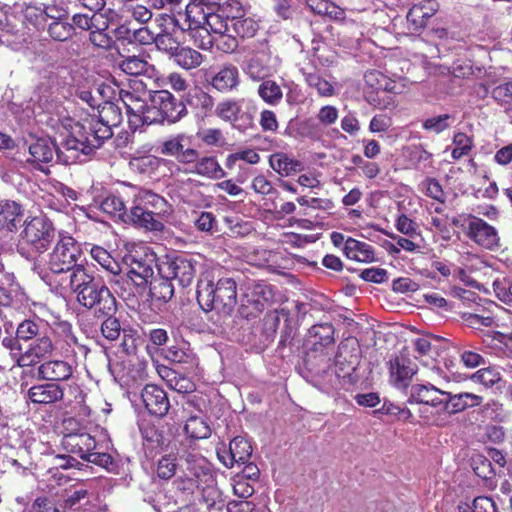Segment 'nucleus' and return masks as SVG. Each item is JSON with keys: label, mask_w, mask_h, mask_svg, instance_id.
<instances>
[{"label": "nucleus", "mask_w": 512, "mask_h": 512, "mask_svg": "<svg viewBox=\"0 0 512 512\" xmlns=\"http://www.w3.org/2000/svg\"><path fill=\"white\" fill-rule=\"evenodd\" d=\"M461 512H497V509L491 498L477 497L471 508L467 506V509Z\"/></svg>", "instance_id": "774afa93"}, {"label": "nucleus", "mask_w": 512, "mask_h": 512, "mask_svg": "<svg viewBox=\"0 0 512 512\" xmlns=\"http://www.w3.org/2000/svg\"><path fill=\"white\" fill-rule=\"evenodd\" d=\"M197 301L206 312L230 315L237 304L236 282L232 278L216 279L213 271H205L197 284Z\"/></svg>", "instance_id": "20e7f679"}, {"label": "nucleus", "mask_w": 512, "mask_h": 512, "mask_svg": "<svg viewBox=\"0 0 512 512\" xmlns=\"http://www.w3.org/2000/svg\"><path fill=\"white\" fill-rule=\"evenodd\" d=\"M451 116L448 114L428 118L423 123V128L427 131L439 134L449 128Z\"/></svg>", "instance_id": "bf43d9fd"}, {"label": "nucleus", "mask_w": 512, "mask_h": 512, "mask_svg": "<svg viewBox=\"0 0 512 512\" xmlns=\"http://www.w3.org/2000/svg\"><path fill=\"white\" fill-rule=\"evenodd\" d=\"M77 301L85 308L93 309L102 316L112 315L116 311V299L110 290L95 281L76 295Z\"/></svg>", "instance_id": "1a4fd4ad"}, {"label": "nucleus", "mask_w": 512, "mask_h": 512, "mask_svg": "<svg viewBox=\"0 0 512 512\" xmlns=\"http://www.w3.org/2000/svg\"><path fill=\"white\" fill-rule=\"evenodd\" d=\"M39 334V326L31 321L25 320L17 327L16 335L18 339L30 340Z\"/></svg>", "instance_id": "0e129e2a"}, {"label": "nucleus", "mask_w": 512, "mask_h": 512, "mask_svg": "<svg viewBox=\"0 0 512 512\" xmlns=\"http://www.w3.org/2000/svg\"><path fill=\"white\" fill-rule=\"evenodd\" d=\"M314 7L317 14L328 16L334 20H342L345 17L344 10L329 0L320 2L319 5Z\"/></svg>", "instance_id": "052dcab7"}, {"label": "nucleus", "mask_w": 512, "mask_h": 512, "mask_svg": "<svg viewBox=\"0 0 512 512\" xmlns=\"http://www.w3.org/2000/svg\"><path fill=\"white\" fill-rule=\"evenodd\" d=\"M453 224L466 231V235L477 245L486 249H494L499 242L496 229L481 218L464 215L453 219Z\"/></svg>", "instance_id": "9d476101"}, {"label": "nucleus", "mask_w": 512, "mask_h": 512, "mask_svg": "<svg viewBox=\"0 0 512 512\" xmlns=\"http://www.w3.org/2000/svg\"><path fill=\"white\" fill-rule=\"evenodd\" d=\"M69 272V287L76 295L94 282L93 275L82 264L75 265Z\"/></svg>", "instance_id": "79ce46f5"}, {"label": "nucleus", "mask_w": 512, "mask_h": 512, "mask_svg": "<svg viewBox=\"0 0 512 512\" xmlns=\"http://www.w3.org/2000/svg\"><path fill=\"white\" fill-rule=\"evenodd\" d=\"M444 395V391L436 388L434 385L415 384L411 387L410 402H416L427 406L429 402H433V396Z\"/></svg>", "instance_id": "58836bf2"}, {"label": "nucleus", "mask_w": 512, "mask_h": 512, "mask_svg": "<svg viewBox=\"0 0 512 512\" xmlns=\"http://www.w3.org/2000/svg\"><path fill=\"white\" fill-rule=\"evenodd\" d=\"M219 10L226 16L229 21L244 15L242 4L238 0H228L225 2Z\"/></svg>", "instance_id": "338daca9"}, {"label": "nucleus", "mask_w": 512, "mask_h": 512, "mask_svg": "<svg viewBox=\"0 0 512 512\" xmlns=\"http://www.w3.org/2000/svg\"><path fill=\"white\" fill-rule=\"evenodd\" d=\"M360 277L367 282L380 284L388 279V273L383 268L372 267L362 270Z\"/></svg>", "instance_id": "69168bd1"}, {"label": "nucleus", "mask_w": 512, "mask_h": 512, "mask_svg": "<svg viewBox=\"0 0 512 512\" xmlns=\"http://www.w3.org/2000/svg\"><path fill=\"white\" fill-rule=\"evenodd\" d=\"M49 35L57 41H66L72 37L74 33V26L68 22H63L61 19H55L48 26Z\"/></svg>", "instance_id": "603ef678"}, {"label": "nucleus", "mask_w": 512, "mask_h": 512, "mask_svg": "<svg viewBox=\"0 0 512 512\" xmlns=\"http://www.w3.org/2000/svg\"><path fill=\"white\" fill-rule=\"evenodd\" d=\"M271 168L281 176H289L302 170V163L289 155L278 152L269 158Z\"/></svg>", "instance_id": "f704fd0d"}, {"label": "nucleus", "mask_w": 512, "mask_h": 512, "mask_svg": "<svg viewBox=\"0 0 512 512\" xmlns=\"http://www.w3.org/2000/svg\"><path fill=\"white\" fill-rule=\"evenodd\" d=\"M495 296L506 305L512 307V282L507 280H495L493 282Z\"/></svg>", "instance_id": "6e6d98bb"}, {"label": "nucleus", "mask_w": 512, "mask_h": 512, "mask_svg": "<svg viewBox=\"0 0 512 512\" xmlns=\"http://www.w3.org/2000/svg\"><path fill=\"white\" fill-rule=\"evenodd\" d=\"M54 350L51 339L47 336L37 338L17 359L20 367H29L52 354Z\"/></svg>", "instance_id": "b1692460"}, {"label": "nucleus", "mask_w": 512, "mask_h": 512, "mask_svg": "<svg viewBox=\"0 0 512 512\" xmlns=\"http://www.w3.org/2000/svg\"><path fill=\"white\" fill-rule=\"evenodd\" d=\"M260 160L259 154L254 149H242L227 156L226 166L233 169L238 161H243L248 164H257Z\"/></svg>", "instance_id": "864d4df0"}, {"label": "nucleus", "mask_w": 512, "mask_h": 512, "mask_svg": "<svg viewBox=\"0 0 512 512\" xmlns=\"http://www.w3.org/2000/svg\"><path fill=\"white\" fill-rule=\"evenodd\" d=\"M434 15V9L431 2L414 5L407 14L408 28L413 32H418L424 28L427 21Z\"/></svg>", "instance_id": "473e14b6"}, {"label": "nucleus", "mask_w": 512, "mask_h": 512, "mask_svg": "<svg viewBox=\"0 0 512 512\" xmlns=\"http://www.w3.org/2000/svg\"><path fill=\"white\" fill-rule=\"evenodd\" d=\"M155 254L146 245H139L124 257L127 277L140 290H145L154 274Z\"/></svg>", "instance_id": "423d86ee"}, {"label": "nucleus", "mask_w": 512, "mask_h": 512, "mask_svg": "<svg viewBox=\"0 0 512 512\" xmlns=\"http://www.w3.org/2000/svg\"><path fill=\"white\" fill-rule=\"evenodd\" d=\"M471 380L483 385L485 388L499 387L502 382V376L499 369L495 366L482 368L471 375Z\"/></svg>", "instance_id": "37998d69"}, {"label": "nucleus", "mask_w": 512, "mask_h": 512, "mask_svg": "<svg viewBox=\"0 0 512 512\" xmlns=\"http://www.w3.org/2000/svg\"><path fill=\"white\" fill-rule=\"evenodd\" d=\"M188 12L204 22L215 36L231 32L229 19L218 9L215 13H205L199 5H188Z\"/></svg>", "instance_id": "4be33fe9"}, {"label": "nucleus", "mask_w": 512, "mask_h": 512, "mask_svg": "<svg viewBox=\"0 0 512 512\" xmlns=\"http://www.w3.org/2000/svg\"><path fill=\"white\" fill-rule=\"evenodd\" d=\"M200 139L209 146H222L225 143L221 130L216 128L205 129L199 133Z\"/></svg>", "instance_id": "e2e57ef3"}, {"label": "nucleus", "mask_w": 512, "mask_h": 512, "mask_svg": "<svg viewBox=\"0 0 512 512\" xmlns=\"http://www.w3.org/2000/svg\"><path fill=\"white\" fill-rule=\"evenodd\" d=\"M117 34L119 37H123L129 40H135L143 45L155 43L156 39V34L150 31L147 27L132 29L130 27L121 26L118 29Z\"/></svg>", "instance_id": "c03bdc74"}, {"label": "nucleus", "mask_w": 512, "mask_h": 512, "mask_svg": "<svg viewBox=\"0 0 512 512\" xmlns=\"http://www.w3.org/2000/svg\"><path fill=\"white\" fill-rule=\"evenodd\" d=\"M240 112V105L236 101H224L217 105L216 114L225 121H233Z\"/></svg>", "instance_id": "4d7b16f0"}, {"label": "nucleus", "mask_w": 512, "mask_h": 512, "mask_svg": "<svg viewBox=\"0 0 512 512\" xmlns=\"http://www.w3.org/2000/svg\"><path fill=\"white\" fill-rule=\"evenodd\" d=\"M188 137L183 134L166 140L161 148L164 155L175 157L178 162L186 165L192 162L196 156V150L188 146Z\"/></svg>", "instance_id": "5701e85b"}, {"label": "nucleus", "mask_w": 512, "mask_h": 512, "mask_svg": "<svg viewBox=\"0 0 512 512\" xmlns=\"http://www.w3.org/2000/svg\"><path fill=\"white\" fill-rule=\"evenodd\" d=\"M272 289L263 282L247 283L240 301V313L246 318L255 317L272 299Z\"/></svg>", "instance_id": "9b49d317"}, {"label": "nucleus", "mask_w": 512, "mask_h": 512, "mask_svg": "<svg viewBox=\"0 0 512 512\" xmlns=\"http://www.w3.org/2000/svg\"><path fill=\"white\" fill-rule=\"evenodd\" d=\"M170 212V205L162 196L138 188L125 223L147 231H162L163 219Z\"/></svg>", "instance_id": "39448f33"}, {"label": "nucleus", "mask_w": 512, "mask_h": 512, "mask_svg": "<svg viewBox=\"0 0 512 512\" xmlns=\"http://www.w3.org/2000/svg\"><path fill=\"white\" fill-rule=\"evenodd\" d=\"M125 90H129V87L127 89H119L118 86L112 85L108 82H103L98 85L96 92L98 96L102 99V102H113L117 97H119L122 100L121 93Z\"/></svg>", "instance_id": "13d9d810"}, {"label": "nucleus", "mask_w": 512, "mask_h": 512, "mask_svg": "<svg viewBox=\"0 0 512 512\" xmlns=\"http://www.w3.org/2000/svg\"><path fill=\"white\" fill-rule=\"evenodd\" d=\"M91 257L107 272L117 276L121 272L120 264L111 256V254L100 246H93L90 251Z\"/></svg>", "instance_id": "a19ab883"}, {"label": "nucleus", "mask_w": 512, "mask_h": 512, "mask_svg": "<svg viewBox=\"0 0 512 512\" xmlns=\"http://www.w3.org/2000/svg\"><path fill=\"white\" fill-rule=\"evenodd\" d=\"M445 397V408H441L435 413L431 412L428 408L421 411V418L426 424L444 427L450 423L453 414L467 409V403L464 402L463 393L452 394L447 392Z\"/></svg>", "instance_id": "f8f14e48"}, {"label": "nucleus", "mask_w": 512, "mask_h": 512, "mask_svg": "<svg viewBox=\"0 0 512 512\" xmlns=\"http://www.w3.org/2000/svg\"><path fill=\"white\" fill-rule=\"evenodd\" d=\"M81 254V248L74 238L59 233V239L49 254L48 268L55 274L67 273L78 264Z\"/></svg>", "instance_id": "0eeeda50"}, {"label": "nucleus", "mask_w": 512, "mask_h": 512, "mask_svg": "<svg viewBox=\"0 0 512 512\" xmlns=\"http://www.w3.org/2000/svg\"><path fill=\"white\" fill-rule=\"evenodd\" d=\"M97 114L89 115L81 120L66 118L62 124L68 132L63 149L70 155L64 162L76 161L80 154L88 155L99 148L105 140L112 137V129L118 127L123 116L120 108L113 102H101Z\"/></svg>", "instance_id": "f03ea898"}, {"label": "nucleus", "mask_w": 512, "mask_h": 512, "mask_svg": "<svg viewBox=\"0 0 512 512\" xmlns=\"http://www.w3.org/2000/svg\"><path fill=\"white\" fill-rule=\"evenodd\" d=\"M268 56L264 53L252 55L244 67L245 73L253 80H260L270 73L267 65Z\"/></svg>", "instance_id": "4c0bfd02"}, {"label": "nucleus", "mask_w": 512, "mask_h": 512, "mask_svg": "<svg viewBox=\"0 0 512 512\" xmlns=\"http://www.w3.org/2000/svg\"><path fill=\"white\" fill-rule=\"evenodd\" d=\"M258 93L270 105L279 103L283 96L280 86L272 80L262 82L258 88Z\"/></svg>", "instance_id": "8fccbe9b"}, {"label": "nucleus", "mask_w": 512, "mask_h": 512, "mask_svg": "<svg viewBox=\"0 0 512 512\" xmlns=\"http://www.w3.org/2000/svg\"><path fill=\"white\" fill-rule=\"evenodd\" d=\"M252 454V446L244 437L237 436L231 440L229 448L223 445L217 449L218 459L227 468H232L235 463L244 464L249 461Z\"/></svg>", "instance_id": "dca6fc26"}, {"label": "nucleus", "mask_w": 512, "mask_h": 512, "mask_svg": "<svg viewBox=\"0 0 512 512\" xmlns=\"http://www.w3.org/2000/svg\"><path fill=\"white\" fill-rule=\"evenodd\" d=\"M184 430L192 439H205L211 435L208 423L199 416H191L187 419Z\"/></svg>", "instance_id": "a18cd8bd"}, {"label": "nucleus", "mask_w": 512, "mask_h": 512, "mask_svg": "<svg viewBox=\"0 0 512 512\" xmlns=\"http://www.w3.org/2000/svg\"><path fill=\"white\" fill-rule=\"evenodd\" d=\"M162 160L153 155L132 156L129 162L131 169L142 174H151L156 171Z\"/></svg>", "instance_id": "de8ad7c7"}, {"label": "nucleus", "mask_w": 512, "mask_h": 512, "mask_svg": "<svg viewBox=\"0 0 512 512\" xmlns=\"http://www.w3.org/2000/svg\"><path fill=\"white\" fill-rule=\"evenodd\" d=\"M308 342L315 351H322L323 348L334 343V328L330 323L317 324L312 326L308 332Z\"/></svg>", "instance_id": "7c9ffc66"}, {"label": "nucleus", "mask_w": 512, "mask_h": 512, "mask_svg": "<svg viewBox=\"0 0 512 512\" xmlns=\"http://www.w3.org/2000/svg\"><path fill=\"white\" fill-rule=\"evenodd\" d=\"M306 84L316 90L321 97H332L335 94V83L317 70H302Z\"/></svg>", "instance_id": "c85d7f7f"}, {"label": "nucleus", "mask_w": 512, "mask_h": 512, "mask_svg": "<svg viewBox=\"0 0 512 512\" xmlns=\"http://www.w3.org/2000/svg\"><path fill=\"white\" fill-rule=\"evenodd\" d=\"M397 231L409 238L419 236L418 225L405 214H400L395 220Z\"/></svg>", "instance_id": "5fc2aeb1"}, {"label": "nucleus", "mask_w": 512, "mask_h": 512, "mask_svg": "<svg viewBox=\"0 0 512 512\" xmlns=\"http://www.w3.org/2000/svg\"><path fill=\"white\" fill-rule=\"evenodd\" d=\"M150 296L152 299L162 302L169 301L174 295V287L169 278L161 276L160 279L150 282Z\"/></svg>", "instance_id": "49530a36"}, {"label": "nucleus", "mask_w": 512, "mask_h": 512, "mask_svg": "<svg viewBox=\"0 0 512 512\" xmlns=\"http://www.w3.org/2000/svg\"><path fill=\"white\" fill-rule=\"evenodd\" d=\"M186 26L181 27V31H187L194 44L203 50L211 48L215 42L216 36L204 24L202 20L196 16H191L186 7Z\"/></svg>", "instance_id": "a211bd4d"}, {"label": "nucleus", "mask_w": 512, "mask_h": 512, "mask_svg": "<svg viewBox=\"0 0 512 512\" xmlns=\"http://www.w3.org/2000/svg\"><path fill=\"white\" fill-rule=\"evenodd\" d=\"M366 82L376 89V93L371 95V104L378 108H387L392 104V98L387 94L389 88L388 80L378 71H371L365 74Z\"/></svg>", "instance_id": "bb28decb"}, {"label": "nucleus", "mask_w": 512, "mask_h": 512, "mask_svg": "<svg viewBox=\"0 0 512 512\" xmlns=\"http://www.w3.org/2000/svg\"><path fill=\"white\" fill-rule=\"evenodd\" d=\"M22 216L23 209L20 204L11 200L0 201V230L14 231Z\"/></svg>", "instance_id": "c756f323"}, {"label": "nucleus", "mask_w": 512, "mask_h": 512, "mask_svg": "<svg viewBox=\"0 0 512 512\" xmlns=\"http://www.w3.org/2000/svg\"><path fill=\"white\" fill-rule=\"evenodd\" d=\"M119 68L127 75L140 76L152 80L157 87L164 86V80L154 65L141 56H128L119 62Z\"/></svg>", "instance_id": "f3484780"}, {"label": "nucleus", "mask_w": 512, "mask_h": 512, "mask_svg": "<svg viewBox=\"0 0 512 512\" xmlns=\"http://www.w3.org/2000/svg\"><path fill=\"white\" fill-rule=\"evenodd\" d=\"M96 25L90 30L89 39L94 46L107 49L113 43L112 37L107 33L109 22L105 15H97L94 19Z\"/></svg>", "instance_id": "e433bc0d"}, {"label": "nucleus", "mask_w": 512, "mask_h": 512, "mask_svg": "<svg viewBox=\"0 0 512 512\" xmlns=\"http://www.w3.org/2000/svg\"><path fill=\"white\" fill-rule=\"evenodd\" d=\"M102 335L110 341L116 340L121 333V326L116 318L108 317L101 325Z\"/></svg>", "instance_id": "680f3d73"}, {"label": "nucleus", "mask_w": 512, "mask_h": 512, "mask_svg": "<svg viewBox=\"0 0 512 512\" xmlns=\"http://www.w3.org/2000/svg\"><path fill=\"white\" fill-rule=\"evenodd\" d=\"M231 23V32L237 37H253L258 30V23L245 14L234 19Z\"/></svg>", "instance_id": "09e8293b"}, {"label": "nucleus", "mask_w": 512, "mask_h": 512, "mask_svg": "<svg viewBox=\"0 0 512 512\" xmlns=\"http://www.w3.org/2000/svg\"><path fill=\"white\" fill-rule=\"evenodd\" d=\"M185 171L187 173L195 174L206 179H220L225 176V172L218 163L217 159L213 156L199 157L196 150L195 159L186 164Z\"/></svg>", "instance_id": "412c9836"}, {"label": "nucleus", "mask_w": 512, "mask_h": 512, "mask_svg": "<svg viewBox=\"0 0 512 512\" xmlns=\"http://www.w3.org/2000/svg\"><path fill=\"white\" fill-rule=\"evenodd\" d=\"M179 470L182 475L176 480L179 490L194 493L195 490L207 492L213 499L217 495L212 465L198 451L183 450L182 453L170 452L163 455L157 463V475L170 479Z\"/></svg>", "instance_id": "7ed1b4c3"}, {"label": "nucleus", "mask_w": 512, "mask_h": 512, "mask_svg": "<svg viewBox=\"0 0 512 512\" xmlns=\"http://www.w3.org/2000/svg\"><path fill=\"white\" fill-rule=\"evenodd\" d=\"M21 239L37 252H44L55 237L53 223L43 215L29 217L24 221Z\"/></svg>", "instance_id": "6e6552de"}, {"label": "nucleus", "mask_w": 512, "mask_h": 512, "mask_svg": "<svg viewBox=\"0 0 512 512\" xmlns=\"http://www.w3.org/2000/svg\"><path fill=\"white\" fill-rule=\"evenodd\" d=\"M159 32L156 34L155 45L158 50L169 54L171 57L180 47L178 33L182 32L177 21L170 16H161L156 19Z\"/></svg>", "instance_id": "4468645a"}, {"label": "nucleus", "mask_w": 512, "mask_h": 512, "mask_svg": "<svg viewBox=\"0 0 512 512\" xmlns=\"http://www.w3.org/2000/svg\"><path fill=\"white\" fill-rule=\"evenodd\" d=\"M172 57L178 66L186 70L197 68L203 61L202 55L189 47H179Z\"/></svg>", "instance_id": "ea45409f"}, {"label": "nucleus", "mask_w": 512, "mask_h": 512, "mask_svg": "<svg viewBox=\"0 0 512 512\" xmlns=\"http://www.w3.org/2000/svg\"><path fill=\"white\" fill-rule=\"evenodd\" d=\"M27 396L35 404H53L63 399L64 390L55 383L38 384L28 390Z\"/></svg>", "instance_id": "a878e982"}, {"label": "nucleus", "mask_w": 512, "mask_h": 512, "mask_svg": "<svg viewBox=\"0 0 512 512\" xmlns=\"http://www.w3.org/2000/svg\"><path fill=\"white\" fill-rule=\"evenodd\" d=\"M158 270L161 276L177 280L183 287L190 285L195 275L193 263L184 257L167 258L159 263Z\"/></svg>", "instance_id": "ddd939ff"}, {"label": "nucleus", "mask_w": 512, "mask_h": 512, "mask_svg": "<svg viewBox=\"0 0 512 512\" xmlns=\"http://www.w3.org/2000/svg\"><path fill=\"white\" fill-rule=\"evenodd\" d=\"M61 158L62 150H57L55 142L51 138H39L29 146V161L41 164L49 163L53 160L54 154Z\"/></svg>", "instance_id": "cd10ccee"}, {"label": "nucleus", "mask_w": 512, "mask_h": 512, "mask_svg": "<svg viewBox=\"0 0 512 512\" xmlns=\"http://www.w3.org/2000/svg\"><path fill=\"white\" fill-rule=\"evenodd\" d=\"M72 374V365L63 360L45 361L37 369L38 378L49 382L66 381Z\"/></svg>", "instance_id": "393cba45"}, {"label": "nucleus", "mask_w": 512, "mask_h": 512, "mask_svg": "<svg viewBox=\"0 0 512 512\" xmlns=\"http://www.w3.org/2000/svg\"><path fill=\"white\" fill-rule=\"evenodd\" d=\"M138 188L134 186H126L121 191H118L115 194H111L107 196L101 202V210L113 218L120 220L125 223L126 218L129 215V208L127 205L131 206L132 201L134 200L135 193H137Z\"/></svg>", "instance_id": "2eb2a0df"}, {"label": "nucleus", "mask_w": 512, "mask_h": 512, "mask_svg": "<svg viewBox=\"0 0 512 512\" xmlns=\"http://www.w3.org/2000/svg\"><path fill=\"white\" fill-rule=\"evenodd\" d=\"M121 96L129 127L134 130L164 121L175 123L187 113L185 105L169 91H151L142 80H132Z\"/></svg>", "instance_id": "f257e3e1"}, {"label": "nucleus", "mask_w": 512, "mask_h": 512, "mask_svg": "<svg viewBox=\"0 0 512 512\" xmlns=\"http://www.w3.org/2000/svg\"><path fill=\"white\" fill-rule=\"evenodd\" d=\"M452 144L451 156L454 160H459L468 155L473 147L472 139L462 132H458L454 135Z\"/></svg>", "instance_id": "3c124183"}, {"label": "nucleus", "mask_w": 512, "mask_h": 512, "mask_svg": "<svg viewBox=\"0 0 512 512\" xmlns=\"http://www.w3.org/2000/svg\"><path fill=\"white\" fill-rule=\"evenodd\" d=\"M344 253L347 258L358 262H373L375 260L374 250L371 245L352 238L345 241Z\"/></svg>", "instance_id": "72a5a7b5"}, {"label": "nucleus", "mask_w": 512, "mask_h": 512, "mask_svg": "<svg viewBox=\"0 0 512 512\" xmlns=\"http://www.w3.org/2000/svg\"><path fill=\"white\" fill-rule=\"evenodd\" d=\"M239 83V73L235 66L221 68L212 78V86L221 92H227L235 88Z\"/></svg>", "instance_id": "c9c22d12"}, {"label": "nucleus", "mask_w": 512, "mask_h": 512, "mask_svg": "<svg viewBox=\"0 0 512 512\" xmlns=\"http://www.w3.org/2000/svg\"><path fill=\"white\" fill-rule=\"evenodd\" d=\"M142 401L150 414L163 417L167 414L170 403L166 392L157 385H146L141 393Z\"/></svg>", "instance_id": "aec40b11"}, {"label": "nucleus", "mask_w": 512, "mask_h": 512, "mask_svg": "<svg viewBox=\"0 0 512 512\" xmlns=\"http://www.w3.org/2000/svg\"><path fill=\"white\" fill-rule=\"evenodd\" d=\"M63 448L85 460L88 455L98 449L96 440L86 432L69 433L62 439Z\"/></svg>", "instance_id": "6ab92c4d"}, {"label": "nucleus", "mask_w": 512, "mask_h": 512, "mask_svg": "<svg viewBox=\"0 0 512 512\" xmlns=\"http://www.w3.org/2000/svg\"><path fill=\"white\" fill-rule=\"evenodd\" d=\"M416 373V365L407 357L401 355L390 362L391 380L395 385L408 381Z\"/></svg>", "instance_id": "2f4dec72"}]
</instances>
